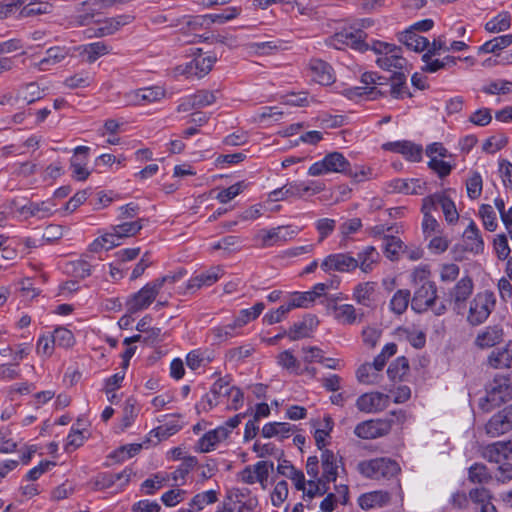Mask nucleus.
I'll use <instances>...</instances> for the list:
<instances>
[{"instance_id": "f257e3e1", "label": "nucleus", "mask_w": 512, "mask_h": 512, "mask_svg": "<svg viewBox=\"0 0 512 512\" xmlns=\"http://www.w3.org/2000/svg\"><path fill=\"white\" fill-rule=\"evenodd\" d=\"M512 399V387L507 377L497 376L486 387V393L479 399L478 407L485 413Z\"/></svg>"}, {"instance_id": "f03ea898", "label": "nucleus", "mask_w": 512, "mask_h": 512, "mask_svg": "<svg viewBox=\"0 0 512 512\" xmlns=\"http://www.w3.org/2000/svg\"><path fill=\"white\" fill-rule=\"evenodd\" d=\"M495 305L496 298L492 291L478 292L470 301L467 322L472 326L483 324L494 310Z\"/></svg>"}, {"instance_id": "7ed1b4c3", "label": "nucleus", "mask_w": 512, "mask_h": 512, "mask_svg": "<svg viewBox=\"0 0 512 512\" xmlns=\"http://www.w3.org/2000/svg\"><path fill=\"white\" fill-rule=\"evenodd\" d=\"M357 471L366 478L379 480L397 475L400 467L396 461L382 457L360 461Z\"/></svg>"}, {"instance_id": "20e7f679", "label": "nucleus", "mask_w": 512, "mask_h": 512, "mask_svg": "<svg viewBox=\"0 0 512 512\" xmlns=\"http://www.w3.org/2000/svg\"><path fill=\"white\" fill-rule=\"evenodd\" d=\"M372 50L378 54L377 65L384 70L402 71L406 66V59L402 56L401 48L390 43L376 41Z\"/></svg>"}, {"instance_id": "39448f33", "label": "nucleus", "mask_w": 512, "mask_h": 512, "mask_svg": "<svg viewBox=\"0 0 512 512\" xmlns=\"http://www.w3.org/2000/svg\"><path fill=\"white\" fill-rule=\"evenodd\" d=\"M350 162L340 152L328 153L322 160L313 163L309 169L310 176H321L328 173H347Z\"/></svg>"}, {"instance_id": "423d86ee", "label": "nucleus", "mask_w": 512, "mask_h": 512, "mask_svg": "<svg viewBox=\"0 0 512 512\" xmlns=\"http://www.w3.org/2000/svg\"><path fill=\"white\" fill-rule=\"evenodd\" d=\"M274 470L273 462L259 461L254 465L246 466L238 473V479L245 484L259 483L263 490L268 487L270 473Z\"/></svg>"}, {"instance_id": "0eeeda50", "label": "nucleus", "mask_w": 512, "mask_h": 512, "mask_svg": "<svg viewBox=\"0 0 512 512\" xmlns=\"http://www.w3.org/2000/svg\"><path fill=\"white\" fill-rule=\"evenodd\" d=\"M299 233L297 227L291 225L278 226L271 229H261L255 235V240L261 247H271L293 239Z\"/></svg>"}, {"instance_id": "6e6552de", "label": "nucleus", "mask_w": 512, "mask_h": 512, "mask_svg": "<svg viewBox=\"0 0 512 512\" xmlns=\"http://www.w3.org/2000/svg\"><path fill=\"white\" fill-rule=\"evenodd\" d=\"M306 472L310 479L306 482V486L301 491L305 496L314 498L322 496L329 490V484L319 477V460L317 456H310L306 462Z\"/></svg>"}, {"instance_id": "1a4fd4ad", "label": "nucleus", "mask_w": 512, "mask_h": 512, "mask_svg": "<svg viewBox=\"0 0 512 512\" xmlns=\"http://www.w3.org/2000/svg\"><path fill=\"white\" fill-rule=\"evenodd\" d=\"M161 290V282H149L126 302L128 312L136 313L150 306Z\"/></svg>"}, {"instance_id": "9d476101", "label": "nucleus", "mask_w": 512, "mask_h": 512, "mask_svg": "<svg viewBox=\"0 0 512 512\" xmlns=\"http://www.w3.org/2000/svg\"><path fill=\"white\" fill-rule=\"evenodd\" d=\"M322 190L321 186H315L305 182H289L281 188L275 189L269 193L271 201H284L288 198H301L306 193L316 194Z\"/></svg>"}, {"instance_id": "9b49d317", "label": "nucleus", "mask_w": 512, "mask_h": 512, "mask_svg": "<svg viewBox=\"0 0 512 512\" xmlns=\"http://www.w3.org/2000/svg\"><path fill=\"white\" fill-rule=\"evenodd\" d=\"M391 428V419H371L357 424L354 434L361 439H375L387 435Z\"/></svg>"}, {"instance_id": "f8f14e48", "label": "nucleus", "mask_w": 512, "mask_h": 512, "mask_svg": "<svg viewBox=\"0 0 512 512\" xmlns=\"http://www.w3.org/2000/svg\"><path fill=\"white\" fill-rule=\"evenodd\" d=\"M131 15H118L111 18L95 20V27L87 30L90 37H104L116 33L121 27L131 23Z\"/></svg>"}, {"instance_id": "ddd939ff", "label": "nucleus", "mask_w": 512, "mask_h": 512, "mask_svg": "<svg viewBox=\"0 0 512 512\" xmlns=\"http://www.w3.org/2000/svg\"><path fill=\"white\" fill-rule=\"evenodd\" d=\"M485 431L491 437H499L512 431V404L495 413L486 423Z\"/></svg>"}, {"instance_id": "4468645a", "label": "nucleus", "mask_w": 512, "mask_h": 512, "mask_svg": "<svg viewBox=\"0 0 512 512\" xmlns=\"http://www.w3.org/2000/svg\"><path fill=\"white\" fill-rule=\"evenodd\" d=\"M320 267L326 273H347L358 268V261L348 253H334L325 257Z\"/></svg>"}, {"instance_id": "2eb2a0df", "label": "nucleus", "mask_w": 512, "mask_h": 512, "mask_svg": "<svg viewBox=\"0 0 512 512\" xmlns=\"http://www.w3.org/2000/svg\"><path fill=\"white\" fill-rule=\"evenodd\" d=\"M437 298V288L434 282L426 281L415 291L411 300V308L422 313L433 306Z\"/></svg>"}, {"instance_id": "dca6fc26", "label": "nucleus", "mask_w": 512, "mask_h": 512, "mask_svg": "<svg viewBox=\"0 0 512 512\" xmlns=\"http://www.w3.org/2000/svg\"><path fill=\"white\" fill-rule=\"evenodd\" d=\"M319 460V477L326 483L335 482L338 477V470L341 458L332 450H322Z\"/></svg>"}, {"instance_id": "f3484780", "label": "nucleus", "mask_w": 512, "mask_h": 512, "mask_svg": "<svg viewBox=\"0 0 512 512\" xmlns=\"http://www.w3.org/2000/svg\"><path fill=\"white\" fill-rule=\"evenodd\" d=\"M474 290V283L469 275L462 277L450 290L449 297L454 310L460 313Z\"/></svg>"}, {"instance_id": "a211bd4d", "label": "nucleus", "mask_w": 512, "mask_h": 512, "mask_svg": "<svg viewBox=\"0 0 512 512\" xmlns=\"http://www.w3.org/2000/svg\"><path fill=\"white\" fill-rule=\"evenodd\" d=\"M390 398L381 392L365 393L356 400V407L365 413H376L386 409Z\"/></svg>"}, {"instance_id": "6ab92c4d", "label": "nucleus", "mask_w": 512, "mask_h": 512, "mask_svg": "<svg viewBox=\"0 0 512 512\" xmlns=\"http://www.w3.org/2000/svg\"><path fill=\"white\" fill-rule=\"evenodd\" d=\"M215 62V56L200 53L182 68L181 73L187 77L202 78L211 71Z\"/></svg>"}, {"instance_id": "aec40b11", "label": "nucleus", "mask_w": 512, "mask_h": 512, "mask_svg": "<svg viewBox=\"0 0 512 512\" xmlns=\"http://www.w3.org/2000/svg\"><path fill=\"white\" fill-rule=\"evenodd\" d=\"M383 148L388 151L399 153L406 160L411 162H419L422 159V146L408 140L388 142L383 145Z\"/></svg>"}, {"instance_id": "412c9836", "label": "nucleus", "mask_w": 512, "mask_h": 512, "mask_svg": "<svg viewBox=\"0 0 512 512\" xmlns=\"http://www.w3.org/2000/svg\"><path fill=\"white\" fill-rule=\"evenodd\" d=\"M229 438V429L227 427H217L206 432L197 442L198 450L202 453H208L215 450L221 443Z\"/></svg>"}, {"instance_id": "4be33fe9", "label": "nucleus", "mask_w": 512, "mask_h": 512, "mask_svg": "<svg viewBox=\"0 0 512 512\" xmlns=\"http://www.w3.org/2000/svg\"><path fill=\"white\" fill-rule=\"evenodd\" d=\"M481 455L488 462L501 464L512 455V442L497 441L483 447Z\"/></svg>"}, {"instance_id": "5701e85b", "label": "nucleus", "mask_w": 512, "mask_h": 512, "mask_svg": "<svg viewBox=\"0 0 512 512\" xmlns=\"http://www.w3.org/2000/svg\"><path fill=\"white\" fill-rule=\"evenodd\" d=\"M503 337L502 327L498 325L487 326L477 334L474 344L479 349H488L502 342Z\"/></svg>"}, {"instance_id": "b1692460", "label": "nucleus", "mask_w": 512, "mask_h": 512, "mask_svg": "<svg viewBox=\"0 0 512 512\" xmlns=\"http://www.w3.org/2000/svg\"><path fill=\"white\" fill-rule=\"evenodd\" d=\"M308 70L313 81L321 85H329L334 82V75L331 66L323 60L312 59L309 62Z\"/></svg>"}, {"instance_id": "393cba45", "label": "nucleus", "mask_w": 512, "mask_h": 512, "mask_svg": "<svg viewBox=\"0 0 512 512\" xmlns=\"http://www.w3.org/2000/svg\"><path fill=\"white\" fill-rule=\"evenodd\" d=\"M463 249L473 254H480L484 251V241L474 221L469 223L463 233Z\"/></svg>"}, {"instance_id": "a878e982", "label": "nucleus", "mask_w": 512, "mask_h": 512, "mask_svg": "<svg viewBox=\"0 0 512 512\" xmlns=\"http://www.w3.org/2000/svg\"><path fill=\"white\" fill-rule=\"evenodd\" d=\"M487 364L494 369L512 368V341L505 346L493 350L487 357Z\"/></svg>"}, {"instance_id": "bb28decb", "label": "nucleus", "mask_w": 512, "mask_h": 512, "mask_svg": "<svg viewBox=\"0 0 512 512\" xmlns=\"http://www.w3.org/2000/svg\"><path fill=\"white\" fill-rule=\"evenodd\" d=\"M391 192L406 195H421L425 190V183L419 179H394L388 183Z\"/></svg>"}, {"instance_id": "cd10ccee", "label": "nucleus", "mask_w": 512, "mask_h": 512, "mask_svg": "<svg viewBox=\"0 0 512 512\" xmlns=\"http://www.w3.org/2000/svg\"><path fill=\"white\" fill-rule=\"evenodd\" d=\"M390 499V494L387 491L377 490L360 495L358 504L362 509L370 510L388 504Z\"/></svg>"}, {"instance_id": "c85d7f7f", "label": "nucleus", "mask_w": 512, "mask_h": 512, "mask_svg": "<svg viewBox=\"0 0 512 512\" xmlns=\"http://www.w3.org/2000/svg\"><path fill=\"white\" fill-rule=\"evenodd\" d=\"M333 318L342 325H353L362 320V314L358 315L351 304H340L332 307Z\"/></svg>"}, {"instance_id": "c756f323", "label": "nucleus", "mask_w": 512, "mask_h": 512, "mask_svg": "<svg viewBox=\"0 0 512 512\" xmlns=\"http://www.w3.org/2000/svg\"><path fill=\"white\" fill-rule=\"evenodd\" d=\"M382 370L383 367L376 365V361L374 360L372 363L362 364L356 372V377L357 380L362 384H378L382 378Z\"/></svg>"}, {"instance_id": "7c9ffc66", "label": "nucleus", "mask_w": 512, "mask_h": 512, "mask_svg": "<svg viewBox=\"0 0 512 512\" xmlns=\"http://www.w3.org/2000/svg\"><path fill=\"white\" fill-rule=\"evenodd\" d=\"M222 275L220 267H213L195 277H192L187 284L189 290L200 289L204 286H211L219 280Z\"/></svg>"}, {"instance_id": "2f4dec72", "label": "nucleus", "mask_w": 512, "mask_h": 512, "mask_svg": "<svg viewBox=\"0 0 512 512\" xmlns=\"http://www.w3.org/2000/svg\"><path fill=\"white\" fill-rule=\"evenodd\" d=\"M355 260L358 261V267L364 273L371 272L380 260V254L374 246H366L358 254Z\"/></svg>"}, {"instance_id": "473e14b6", "label": "nucleus", "mask_w": 512, "mask_h": 512, "mask_svg": "<svg viewBox=\"0 0 512 512\" xmlns=\"http://www.w3.org/2000/svg\"><path fill=\"white\" fill-rule=\"evenodd\" d=\"M80 55L86 56V60L89 63L95 62L101 56H104L110 52V47L104 42H94L78 47Z\"/></svg>"}, {"instance_id": "72a5a7b5", "label": "nucleus", "mask_w": 512, "mask_h": 512, "mask_svg": "<svg viewBox=\"0 0 512 512\" xmlns=\"http://www.w3.org/2000/svg\"><path fill=\"white\" fill-rule=\"evenodd\" d=\"M68 55L64 47H51L46 51V56L37 64L40 70H48L50 65H55L63 61Z\"/></svg>"}, {"instance_id": "f704fd0d", "label": "nucleus", "mask_w": 512, "mask_h": 512, "mask_svg": "<svg viewBox=\"0 0 512 512\" xmlns=\"http://www.w3.org/2000/svg\"><path fill=\"white\" fill-rule=\"evenodd\" d=\"M120 241L121 240L118 238L117 233L114 231V228L112 227V230L110 232L103 234L102 236L98 237L91 243L90 250L92 252L110 250L113 247L120 245Z\"/></svg>"}, {"instance_id": "c9c22d12", "label": "nucleus", "mask_w": 512, "mask_h": 512, "mask_svg": "<svg viewBox=\"0 0 512 512\" xmlns=\"http://www.w3.org/2000/svg\"><path fill=\"white\" fill-rule=\"evenodd\" d=\"M468 480L473 484H488L492 480V474L486 465L475 463L468 469Z\"/></svg>"}, {"instance_id": "e433bc0d", "label": "nucleus", "mask_w": 512, "mask_h": 512, "mask_svg": "<svg viewBox=\"0 0 512 512\" xmlns=\"http://www.w3.org/2000/svg\"><path fill=\"white\" fill-rule=\"evenodd\" d=\"M292 431V426L289 423L271 422L263 426L261 433L265 438H272L275 436L287 438Z\"/></svg>"}, {"instance_id": "4c0bfd02", "label": "nucleus", "mask_w": 512, "mask_h": 512, "mask_svg": "<svg viewBox=\"0 0 512 512\" xmlns=\"http://www.w3.org/2000/svg\"><path fill=\"white\" fill-rule=\"evenodd\" d=\"M375 287V282L360 283L354 289L353 298L357 303L369 306L375 292Z\"/></svg>"}, {"instance_id": "58836bf2", "label": "nucleus", "mask_w": 512, "mask_h": 512, "mask_svg": "<svg viewBox=\"0 0 512 512\" xmlns=\"http://www.w3.org/2000/svg\"><path fill=\"white\" fill-rule=\"evenodd\" d=\"M180 429L181 424L179 420L176 418H172L171 420L151 430L150 435H154L156 438H158V441H161L174 435Z\"/></svg>"}, {"instance_id": "ea45409f", "label": "nucleus", "mask_w": 512, "mask_h": 512, "mask_svg": "<svg viewBox=\"0 0 512 512\" xmlns=\"http://www.w3.org/2000/svg\"><path fill=\"white\" fill-rule=\"evenodd\" d=\"M144 219H137L131 222H123L121 224L113 226L114 231L120 240L133 237L140 232L143 228Z\"/></svg>"}, {"instance_id": "a19ab883", "label": "nucleus", "mask_w": 512, "mask_h": 512, "mask_svg": "<svg viewBox=\"0 0 512 512\" xmlns=\"http://www.w3.org/2000/svg\"><path fill=\"white\" fill-rule=\"evenodd\" d=\"M401 41L414 51H423L429 46L427 38L418 35L414 31H406L401 36Z\"/></svg>"}, {"instance_id": "79ce46f5", "label": "nucleus", "mask_w": 512, "mask_h": 512, "mask_svg": "<svg viewBox=\"0 0 512 512\" xmlns=\"http://www.w3.org/2000/svg\"><path fill=\"white\" fill-rule=\"evenodd\" d=\"M409 371V362L405 357H398L388 367L387 374L392 381H401Z\"/></svg>"}, {"instance_id": "37998d69", "label": "nucleus", "mask_w": 512, "mask_h": 512, "mask_svg": "<svg viewBox=\"0 0 512 512\" xmlns=\"http://www.w3.org/2000/svg\"><path fill=\"white\" fill-rule=\"evenodd\" d=\"M404 243L400 238L395 236L384 237V254L387 258L394 261L399 258L400 253L403 254Z\"/></svg>"}, {"instance_id": "c03bdc74", "label": "nucleus", "mask_w": 512, "mask_h": 512, "mask_svg": "<svg viewBox=\"0 0 512 512\" xmlns=\"http://www.w3.org/2000/svg\"><path fill=\"white\" fill-rule=\"evenodd\" d=\"M511 25V16L508 12L499 13L485 24V29L490 33L506 31Z\"/></svg>"}, {"instance_id": "a18cd8bd", "label": "nucleus", "mask_w": 512, "mask_h": 512, "mask_svg": "<svg viewBox=\"0 0 512 512\" xmlns=\"http://www.w3.org/2000/svg\"><path fill=\"white\" fill-rule=\"evenodd\" d=\"M313 327L314 319L311 317L308 320L294 324L288 332V337L292 341L309 337Z\"/></svg>"}, {"instance_id": "49530a36", "label": "nucleus", "mask_w": 512, "mask_h": 512, "mask_svg": "<svg viewBox=\"0 0 512 512\" xmlns=\"http://www.w3.org/2000/svg\"><path fill=\"white\" fill-rule=\"evenodd\" d=\"M390 94L396 99L403 98L405 95H410L407 92L406 76L403 72L396 71L391 77Z\"/></svg>"}, {"instance_id": "de8ad7c7", "label": "nucleus", "mask_w": 512, "mask_h": 512, "mask_svg": "<svg viewBox=\"0 0 512 512\" xmlns=\"http://www.w3.org/2000/svg\"><path fill=\"white\" fill-rule=\"evenodd\" d=\"M54 207L55 204L51 201H43L41 203L31 202L24 207V210L31 216L45 218L52 215Z\"/></svg>"}, {"instance_id": "09e8293b", "label": "nucleus", "mask_w": 512, "mask_h": 512, "mask_svg": "<svg viewBox=\"0 0 512 512\" xmlns=\"http://www.w3.org/2000/svg\"><path fill=\"white\" fill-rule=\"evenodd\" d=\"M512 44V34L497 36L481 46V50L485 53H495Z\"/></svg>"}, {"instance_id": "8fccbe9b", "label": "nucleus", "mask_w": 512, "mask_h": 512, "mask_svg": "<svg viewBox=\"0 0 512 512\" xmlns=\"http://www.w3.org/2000/svg\"><path fill=\"white\" fill-rule=\"evenodd\" d=\"M237 328H240V326H236L234 320L231 324L211 329L209 336L211 337L213 343H221L232 338L235 335L234 331Z\"/></svg>"}, {"instance_id": "3c124183", "label": "nucleus", "mask_w": 512, "mask_h": 512, "mask_svg": "<svg viewBox=\"0 0 512 512\" xmlns=\"http://www.w3.org/2000/svg\"><path fill=\"white\" fill-rule=\"evenodd\" d=\"M356 43V36L353 33L347 31L335 33L327 40V44L335 49H342L344 46H352Z\"/></svg>"}, {"instance_id": "603ef678", "label": "nucleus", "mask_w": 512, "mask_h": 512, "mask_svg": "<svg viewBox=\"0 0 512 512\" xmlns=\"http://www.w3.org/2000/svg\"><path fill=\"white\" fill-rule=\"evenodd\" d=\"M264 308V303L258 302L249 309L241 310L239 316L235 319V325L243 327L250 321L256 319L263 312Z\"/></svg>"}, {"instance_id": "864d4df0", "label": "nucleus", "mask_w": 512, "mask_h": 512, "mask_svg": "<svg viewBox=\"0 0 512 512\" xmlns=\"http://www.w3.org/2000/svg\"><path fill=\"white\" fill-rule=\"evenodd\" d=\"M169 480L170 475L168 473H157L142 483V489H144L146 494L151 495L161 489Z\"/></svg>"}, {"instance_id": "5fc2aeb1", "label": "nucleus", "mask_w": 512, "mask_h": 512, "mask_svg": "<svg viewBox=\"0 0 512 512\" xmlns=\"http://www.w3.org/2000/svg\"><path fill=\"white\" fill-rule=\"evenodd\" d=\"M142 105H149L162 100L165 97V90L160 86L141 88Z\"/></svg>"}, {"instance_id": "6e6d98bb", "label": "nucleus", "mask_w": 512, "mask_h": 512, "mask_svg": "<svg viewBox=\"0 0 512 512\" xmlns=\"http://www.w3.org/2000/svg\"><path fill=\"white\" fill-rule=\"evenodd\" d=\"M51 336L56 346L62 348H70L75 343L73 333L64 327L55 328Z\"/></svg>"}, {"instance_id": "4d7b16f0", "label": "nucleus", "mask_w": 512, "mask_h": 512, "mask_svg": "<svg viewBox=\"0 0 512 512\" xmlns=\"http://www.w3.org/2000/svg\"><path fill=\"white\" fill-rule=\"evenodd\" d=\"M410 301L409 290H398L390 301V307L396 314H402L406 311Z\"/></svg>"}, {"instance_id": "13d9d810", "label": "nucleus", "mask_w": 512, "mask_h": 512, "mask_svg": "<svg viewBox=\"0 0 512 512\" xmlns=\"http://www.w3.org/2000/svg\"><path fill=\"white\" fill-rule=\"evenodd\" d=\"M218 501V493L215 490H208L201 493L196 494L191 502L190 505L192 507H196L197 510H202L205 508V506L213 504Z\"/></svg>"}, {"instance_id": "bf43d9fd", "label": "nucleus", "mask_w": 512, "mask_h": 512, "mask_svg": "<svg viewBox=\"0 0 512 512\" xmlns=\"http://www.w3.org/2000/svg\"><path fill=\"white\" fill-rule=\"evenodd\" d=\"M440 207L448 224L453 225L458 222L459 213L456 209L455 203L444 193L440 200Z\"/></svg>"}, {"instance_id": "052dcab7", "label": "nucleus", "mask_w": 512, "mask_h": 512, "mask_svg": "<svg viewBox=\"0 0 512 512\" xmlns=\"http://www.w3.org/2000/svg\"><path fill=\"white\" fill-rule=\"evenodd\" d=\"M467 195L470 199L475 200L481 196L483 189V180L478 172H473L466 181Z\"/></svg>"}, {"instance_id": "680f3d73", "label": "nucleus", "mask_w": 512, "mask_h": 512, "mask_svg": "<svg viewBox=\"0 0 512 512\" xmlns=\"http://www.w3.org/2000/svg\"><path fill=\"white\" fill-rule=\"evenodd\" d=\"M355 183H361L376 178V174L369 166H356L353 170L348 168L346 173Z\"/></svg>"}, {"instance_id": "e2e57ef3", "label": "nucleus", "mask_w": 512, "mask_h": 512, "mask_svg": "<svg viewBox=\"0 0 512 512\" xmlns=\"http://www.w3.org/2000/svg\"><path fill=\"white\" fill-rule=\"evenodd\" d=\"M277 363L279 366L290 372L299 373L300 362L290 350H285L278 354Z\"/></svg>"}, {"instance_id": "0e129e2a", "label": "nucleus", "mask_w": 512, "mask_h": 512, "mask_svg": "<svg viewBox=\"0 0 512 512\" xmlns=\"http://www.w3.org/2000/svg\"><path fill=\"white\" fill-rule=\"evenodd\" d=\"M479 215L482 219L484 227L488 231L493 232L496 230L498 226L497 217L491 205L483 204L479 209Z\"/></svg>"}, {"instance_id": "69168bd1", "label": "nucleus", "mask_w": 512, "mask_h": 512, "mask_svg": "<svg viewBox=\"0 0 512 512\" xmlns=\"http://www.w3.org/2000/svg\"><path fill=\"white\" fill-rule=\"evenodd\" d=\"M35 3L36 2H31V0H28L23 5V8L20 11V16L21 17H30V16H34V15H39V14H46V13H49L52 9V5L47 2L39 3L37 7L33 6Z\"/></svg>"}, {"instance_id": "338daca9", "label": "nucleus", "mask_w": 512, "mask_h": 512, "mask_svg": "<svg viewBox=\"0 0 512 512\" xmlns=\"http://www.w3.org/2000/svg\"><path fill=\"white\" fill-rule=\"evenodd\" d=\"M288 492V483L285 480L277 482L270 495L272 505L275 507L281 506L287 499Z\"/></svg>"}, {"instance_id": "774afa93", "label": "nucleus", "mask_w": 512, "mask_h": 512, "mask_svg": "<svg viewBox=\"0 0 512 512\" xmlns=\"http://www.w3.org/2000/svg\"><path fill=\"white\" fill-rule=\"evenodd\" d=\"M246 188V185L244 182H237L230 187L221 190L217 196L216 199L220 203H227L230 200L234 199L236 196H238L243 190Z\"/></svg>"}]
</instances>
